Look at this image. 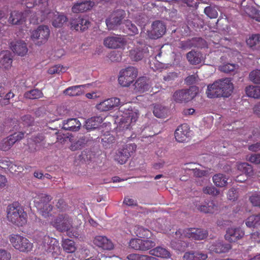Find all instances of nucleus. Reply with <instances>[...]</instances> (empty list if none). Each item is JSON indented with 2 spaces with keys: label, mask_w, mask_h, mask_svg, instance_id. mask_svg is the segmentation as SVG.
<instances>
[{
  "label": "nucleus",
  "mask_w": 260,
  "mask_h": 260,
  "mask_svg": "<svg viewBox=\"0 0 260 260\" xmlns=\"http://www.w3.org/2000/svg\"><path fill=\"white\" fill-rule=\"evenodd\" d=\"M7 219L13 224L23 226L27 221V214L17 202L9 204L6 209Z\"/></svg>",
  "instance_id": "1"
},
{
  "label": "nucleus",
  "mask_w": 260,
  "mask_h": 260,
  "mask_svg": "<svg viewBox=\"0 0 260 260\" xmlns=\"http://www.w3.org/2000/svg\"><path fill=\"white\" fill-rule=\"evenodd\" d=\"M52 225L57 231L63 232L67 231L68 235L72 237H78V233L74 231L73 233L70 231L72 228V220L67 214H59L53 221L51 222Z\"/></svg>",
  "instance_id": "2"
},
{
  "label": "nucleus",
  "mask_w": 260,
  "mask_h": 260,
  "mask_svg": "<svg viewBox=\"0 0 260 260\" xmlns=\"http://www.w3.org/2000/svg\"><path fill=\"white\" fill-rule=\"evenodd\" d=\"M52 199V198L50 195L41 193L38 196L34 201L35 206L45 218L52 215L53 206L49 204Z\"/></svg>",
  "instance_id": "3"
},
{
  "label": "nucleus",
  "mask_w": 260,
  "mask_h": 260,
  "mask_svg": "<svg viewBox=\"0 0 260 260\" xmlns=\"http://www.w3.org/2000/svg\"><path fill=\"white\" fill-rule=\"evenodd\" d=\"M9 240L16 250L22 252H28L33 248V244L25 237L20 234H11L9 237Z\"/></svg>",
  "instance_id": "4"
},
{
  "label": "nucleus",
  "mask_w": 260,
  "mask_h": 260,
  "mask_svg": "<svg viewBox=\"0 0 260 260\" xmlns=\"http://www.w3.org/2000/svg\"><path fill=\"white\" fill-rule=\"evenodd\" d=\"M138 76V70L134 67H128L119 72L118 82L122 87H128Z\"/></svg>",
  "instance_id": "5"
},
{
  "label": "nucleus",
  "mask_w": 260,
  "mask_h": 260,
  "mask_svg": "<svg viewBox=\"0 0 260 260\" xmlns=\"http://www.w3.org/2000/svg\"><path fill=\"white\" fill-rule=\"evenodd\" d=\"M50 36V29L47 25H41L31 32L30 38L35 44L41 46L45 44Z\"/></svg>",
  "instance_id": "6"
},
{
  "label": "nucleus",
  "mask_w": 260,
  "mask_h": 260,
  "mask_svg": "<svg viewBox=\"0 0 260 260\" xmlns=\"http://www.w3.org/2000/svg\"><path fill=\"white\" fill-rule=\"evenodd\" d=\"M177 235L179 234L181 237L187 238L191 240H202L206 239L208 236L207 230L201 228H186L183 231L179 230L176 232Z\"/></svg>",
  "instance_id": "7"
},
{
  "label": "nucleus",
  "mask_w": 260,
  "mask_h": 260,
  "mask_svg": "<svg viewBox=\"0 0 260 260\" xmlns=\"http://www.w3.org/2000/svg\"><path fill=\"white\" fill-rule=\"evenodd\" d=\"M198 91V88L194 86L187 89L177 90L173 94V99L177 103H187L196 96Z\"/></svg>",
  "instance_id": "8"
},
{
  "label": "nucleus",
  "mask_w": 260,
  "mask_h": 260,
  "mask_svg": "<svg viewBox=\"0 0 260 260\" xmlns=\"http://www.w3.org/2000/svg\"><path fill=\"white\" fill-rule=\"evenodd\" d=\"M155 245V241L152 238L145 239L134 238L131 239L129 242V246L131 248L140 251L150 250Z\"/></svg>",
  "instance_id": "9"
},
{
  "label": "nucleus",
  "mask_w": 260,
  "mask_h": 260,
  "mask_svg": "<svg viewBox=\"0 0 260 260\" xmlns=\"http://www.w3.org/2000/svg\"><path fill=\"white\" fill-rule=\"evenodd\" d=\"M136 149L137 145L134 143L125 144L118 150L115 156V159L120 164H124L135 152Z\"/></svg>",
  "instance_id": "10"
},
{
  "label": "nucleus",
  "mask_w": 260,
  "mask_h": 260,
  "mask_svg": "<svg viewBox=\"0 0 260 260\" xmlns=\"http://www.w3.org/2000/svg\"><path fill=\"white\" fill-rule=\"evenodd\" d=\"M126 16L125 12L121 9L113 11L106 19V23L109 30L116 29Z\"/></svg>",
  "instance_id": "11"
},
{
  "label": "nucleus",
  "mask_w": 260,
  "mask_h": 260,
  "mask_svg": "<svg viewBox=\"0 0 260 260\" xmlns=\"http://www.w3.org/2000/svg\"><path fill=\"white\" fill-rule=\"evenodd\" d=\"M42 246L45 251L52 254L57 253L60 251L58 241L55 238L50 237L48 235L44 236Z\"/></svg>",
  "instance_id": "12"
},
{
  "label": "nucleus",
  "mask_w": 260,
  "mask_h": 260,
  "mask_svg": "<svg viewBox=\"0 0 260 260\" xmlns=\"http://www.w3.org/2000/svg\"><path fill=\"white\" fill-rule=\"evenodd\" d=\"M166 31L165 24L162 21L157 20L152 23L151 29L148 32V36L151 39H157L161 37Z\"/></svg>",
  "instance_id": "13"
},
{
  "label": "nucleus",
  "mask_w": 260,
  "mask_h": 260,
  "mask_svg": "<svg viewBox=\"0 0 260 260\" xmlns=\"http://www.w3.org/2000/svg\"><path fill=\"white\" fill-rule=\"evenodd\" d=\"M222 97L229 98L233 93L234 85L232 80L229 78H222L217 80Z\"/></svg>",
  "instance_id": "14"
},
{
  "label": "nucleus",
  "mask_w": 260,
  "mask_h": 260,
  "mask_svg": "<svg viewBox=\"0 0 260 260\" xmlns=\"http://www.w3.org/2000/svg\"><path fill=\"white\" fill-rule=\"evenodd\" d=\"M24 133L23 132L15 133L11 135L2 141L0 146L1 149L3 151L8 150L16 142L21 140L24 138Z\"/></svg>",
  "instance_id": "15"
},
{
  "label": "nucleus",
  "mask_w": 260,
  "mask_h": 260,
  "mask_svg": "<svg viewBox=\"0 0 260 260\" xmlns=\"http://www.w3.org/2000/svg\"><path fill=\"white\" fill-rule=\"evenodd\" d=\"M90 24V22L88 19L82 16L72 18L70 21L71 28L77 31H84L88 28Z\"/></svg>",
  "instance_id": "16"
},
{
  "label": "nucleus",
  "mask_w": 260,
  "mask_h": 260,
  "mask_svg": "<svg viewBox=\"0 0 260 260\" xmlns=\"http://www.w3.org/2000/svg\"><path fill=\"white\" fill-rule=\"evenodd\" d=\"M93 243L95 246L105 250H111L114 248V244L111 240L105 236H95Z\"/></svg>",
  "instance_id": "17"
},
{
  "label": "nucleus",
  "mask_w": 260,
  "mask_h": 260,
  "mask_svg": "<svg viewBox=\"0 0 260 260\" xmlns=\"http://www.w3.org/2000/svg\"><path fill=\"white\" fill-rule=\"evenodd\" d=\"M120 105V99L117 98H112L107 99L96 105V109L101 111H108L114 107Z\"/></svg>",
  "instance_id": "18"
},
{
  "label": "nucleus",
  "mask_w": 260,
  "mask_h": 260,
  "mask_svg": "<svg viewBox=\"0 0 260 260\" xmlns=\"http://www.w3.org/2000/svg\"><path fill=\"white\" fill-rule=\"evenodd\" d=\"M125 43L124 38L118 35L107 37L104 41V45L109 48H120L123 46Z\"/></svg>",
  "instance_id": "19"
},
{
  "label": "nucleus",
  "mask_w": 260,
  "mask_h": 260,
  "mask_svg": "<svg viewBox=\"0 0 260 260\" xmlns=\"http://www.w3.org/2000/svg\"><path fill=\"white\" fill-rule=\"evenodd\" d=\"M189 127L186 123L179 125L175 132V137L177 141L184 142L189 136Z\"/></svg>",
  "instance_id": "20"
},
{
  "label": "nucleus",
  "mask_w": 260,
  "mask_h": 260,
  "mask_svg": "<svg viewBox=\"0 0 260 260\" xmlns=\"http://www.w3.org/2000/svg\"><path fill=\"white\" fill-rule=\"evenodd\" d=\"M48 0H34L33 3H26V6L27 8H31L35 5H41V13L43 17L40 19V21H43L46 19V15H50L51 14V12L48 9Z\"/></svg>",
  "instance_id": "21"
},
{
  "label": "nucleus",
  "mask_w": 260,
  "mask_h": 260,
  "mask_svg": "<svg viewBox=\"0 0 260 260\" xmlns=\"http://www.w3.org/2000/svg\"><path fill=\"white\" fill-rule=\"evenodd\" d=\"M244 235L240 228H229L226 232L225 238L230 242H235L241 239Z\"/></svg>",
  "instance_id": "22"
},
{
  "label": "nucleus",
  "mask_w": 260,
  "mask_h": 260,
  "mask_svg": "<svg viewBox=\"0 0 260 260\" xmlns=\"http://www.w3.org/2000/svg\"><path fill=\"white\" fill-rule=\"evenodd\" d=\"M94 3L89 1L79 0L72 8L74 13H82L90 10L93 6Z\"/></svg>",
  "instance_id": "23"
},
{
  "label": "nucleus",
  "mask_w": 260,
  "mask_h": 260,
  "mask_svg": "<svg viewBox=\"0 0 260 260\" xmlns=\"http://www.w3.org/2000/svg\"><path fill=\"white\" fill-rule=\"evenodd\" d=\"M231 248L230 244L224 243L220 241H216L209 246V249L211 251L217 253L228 252Z\"/></svg>",
  "instance_id": "24"
},
{
  "label": "nucleus",
  "mask_w": 260,
  "mask_h": 260,
  "mask_svg": "<svg viewBox=\"0 0 260 260\" xmlns=\"http://www.w3.org/2000/svg\"><path fill=\"white\" fill-rule=\"evenodd\" d=\"M197 209L202 212L210 214L214 213L218 210V206L214 201L205 202L198 206Z\"/></svg>",
  "instance_id": "25"
},
{
  "label": "nucleus",
  "mask_w": 260,
  "mask_h": 260,
  "mask_svg": "<svg viewBox=\"0 0 260 260\" xmlns=\"http://www.w3.org/2000/svg\"><path fill=\"white\" fill-rule=\"evenodd\" d=\"M247 46L253 51H260V34H253L246 39Z\"/></svg>",
  "instance_id": "26"
},
{
  "label": "nucleus",
  "mask_w": 260,
  "mask_h": 260,
  "mask_svg": "<svg viewBox=\"0 0 260 260\" xmlns=\"http://www.w3.org/2000/svg\"><path fill=\"white\" fill-rule=\"evenodd\" d=\"M12 50L19 56L25 55L28 51L26 44L22 41H17L11 43Z\"/></svg>",
  "instance_id": "27"
},
{
  "label": "nucleus",
  "mask_w": 260,
  "mask_h": 260,
  "mask_svg": "<svg viewBox=\"0 0 260 260\" xmlns=\"http://www.w3.org/2000/svg\"><path fill=\"white\" fill-rule=\"evenodd\" d=\"M206 93L207 97L211 99L222 97L217 80L208 86Z\"/></svg>",
  "instance_id": "28"
},
{
  "label": "nucleus",
  "mask_w": 260,
  "mask_h": 260,
  "mask_svg": "<svg viewBox=\"0 0 260 260\" xmlns=\"http://www.w3.org/2000/svg\"><path fill=\"white\" fill-rule=\"evenodd\" d=\"M12 63L11 53L8 51H2L0 53V68L5 69L10 68Z\"/></svg>",
  "instance_id": "29"
},
{
  "label": "nucleus",
  "mask_w": 260,
  "mask_h": 260,
  "mask_svg": "<svg viewBox=\"0 0 260 260\" xmlns=\"http://www.w3.org/2000/svg\"><path fill=\"white\" fill-rule=\"evenodd\" d=\"M81 124L77 118H70L63 122V127L66 130L76 132L79 129Z\"/></svg>",
  "instance_id": "30"
},
{
  "label": "nucleus",
  "mask_w": 260,
  "mask_h": 260,
  "mask_svg": "<svg viewBox=\"0 0 260 260\" xmlns=\"http://www.w3.org/2000/svg\"><path fill=\"white\" fill-rule=\"evenodd\" d=\"M52 15H53L52 24L55 27H61L63 24L67 21L68 19L66 16L58 12H56L54 13H51V14L50 15H46L47 17L46 18L51 17Z\"/></svg>",
  "instance_id": "31"
},
{
  "label": "nucleus",
  "mask_w": 260,
  "mask_h": 260,
  "mask_svg": "<svg viewBox=\"0 0 260 260\" xmlns=\"http://www.w3.org/2000/svg\"><path fill=\"white\" fill-rule=\"evenodd\" d=\"M182 3L186 4L187 6L189 7L192 8L191 12L192 14L190 15H188L187 16V20L188 21V23L190 24L189 22H192V20H195L197 18H198V15H197L196 9L198 6V0H181Z\"/></svg>",
  "instance_id": "32"
},
{
  "label": "nucleus",
  "mask_w": 260,
  "mask_h": 260,
  "mask_svg": "<svg viewBox=\"0 0 260 260\" xmlns=\"http://www.w3.org/2000/svg\"><path fill=\"white\" fill-rule=\"evenodd\" d=\"M8 21L10 23L12 24H21L25 21L24 14L22 12L13 11L10 14Z\"/></svg>",
  "instance_id": "33"
},
{
  "label": "nucleus",
  "mask_w": 260,
  "mask_h": 260,
  "mask_svg": "<svg viewBox=\"0 0 260 260\" xmlns=\"http://www.w3.org/2000/svg\"><path fill=\"white\" fill-rule=\"evenodd\" d=\"M213 43L215 45V48H220V50L223 52H230L231 49L226 47H224L223 45L226 44L224 42H230V41L226 38H220L218 34H216L212 40Z\"/></svg>",
  "instance_id": "34"
},
{
  "label": "nucleus",
  "mask_w": 260,
  "mask_h": 260,
  "mask_svg": "<svg viewBox=\"0 0 260 260\" xmlns=\"http://www.w3.org/2000/svg\"><path fill=\"white\" fill-rule=\"evenodd\" d=\"M70 141L71 142L70 149L73 151L82 149L87 143V140L84 136L78 138L75 140L70 138Z\"/></svg>",
  "instance_id": "35"
},
{
  "label": "nucleus",
  "mask_w": 260,
  "mask_h": 260,
  "mask_svg": "<svg viewBox=\"0 0 260 260\" xmlns=\"http://www.w3.org/2000/svg\"><path fill=\"white\" fill-rule=\"evenodd\" d=\"M245 91L247 96L255 99H260V86L250 85L245 87Z\"/></svg>",
  "instance_id": "36"
},
{
  "label": "nucleus",
  "mask_w": 260,
  "mask_h": 260,
  "mask_svg": "<svg viewBox=\"0 0 260 260\" xmlns=\"http://www.w3.org/2000/svg\"><path fill=\"white\" fill-rule=\"evenodd\" d=\"M149 254L156 257L164 258L170 257V253L166 248L160 246H157L149 250Z\"/></svg>",
  "instance_id": "37"
},
{
  "label": "nucleus",
  "mask_w": 260,
  "mask_h": 260,
  "mask_svg": "<svg viewBox=\"0 0 260 260\" xmlns=\"http://www.w3.org/2000/svg\"><path fill=\"white\" fill-rule=\"evenodd\" d=\"M146 53L144 49L139 47L131 50L129 51V56L133 60L138 61L142 59Z\"/></svg>",
  "instance_id": "38"
},
{
  "label": "nucleus",
  "mask_w": 260,
  "mask_h": 260,
  "mask_svg": "<svg viewBox=\"0 0 260 260\" xmlns=\"http://www.w3.org/2000/svg\"><path fill=\"white\" fill-rule=\"evenodd\" d=\"M202 54L200 52L191 50L186 54V58L191 64H198L201 62Z\"/></svg>",
  "instance_id": "39"
},
{
  "label": "nucleus",
  "mask_w": 260,
  "mask_h": 260,
  "mask_svg": "<svg viewBox=\"0 0 260 260\" xmlns=\"http://www.w3.org/2000/svg\"><path fill=\"white\" fill-rule=\"evenodd\" d=\"M135 90L139 92H144L148 89L149 85L144 77L138 78L134 84Z\"/></svg>",
  "instance_id": "40"
},
{
  "label": "nucleus",
  "mask_w": 260,
  "mask_h": 260,
  "mask_svg": "<svg viewBox=\"0 0 260 260\" xmlns=\"http://www.w3.org/2000/svg\"><path fill=\"white\" fill-rule=\"evenodd\" d=\"M84 86L81 85L70 86L63 91V93L71 96H79L83 94V91L82 90L81 87Z\"/></svg>",
  "instance_id": "41"
},
{
  "label": "nucleus",
  "mask_w": 260,
  "mask_h": 260,
  "mask_svg": "<svg viewBox=\"0 0 260 260\" xmlns=\"http://www.w3.org/2000/svg\"><path fill=\"white\" fill-rule=\"evenodd\" d=\"M102 122L101 117H92L86 121L85 126L87 129H95L100 126Z\"/></svg>",
  "instance_id": "42"
},
{
  "label": "nucleus",
  "mask_w": 260,
  "mask_h": 260,
  "mask_svg": "<svg viewBox=\"0 0 260 260\" xmlns=\"http://www.w3.org/2000/svg\"><path fill=\"white\" fill-rule=\"evenodd\" d=\"M135 234L139 239L151 238L152 235V233L147 229L142 226H138L135 229Z\"/></svg>",
  "instance_id": "43"
},
{
  "label": "nucleus",
  "mask_w": 260,
  "mask_h": 260,
  "mask_svg": "<svg viewBox=\"0 0 260 260\" xmlns=\"http://www.w3.org/2000/svg\"><path fill=\"white\" fill-rule=\"evenodd\" d=\"M213 181L215 185L218 187H224L228 184V179L222 174H217L213 177Z\"/></svg>",
  "instance_id": "44"
},
{
  "label": "nucleus",
  "mask_w": 260,
  "mask_h": 260,
  "mask_svg": "<svg viewBox=\"0 0 260 260\" xmlns=\"http://www.w3.org/2000/svg\"><path fill=\"white\" fill-rule=\"evenodd\" d=\"M246 224L249 228H260V214L253 215L248 217Z\"/></svg>",
  "instance_id": "45"
},
{
  "label": "nucleus",
  "mask_w": 260,
  "mask_h": 260,
  "mask_svg": "<svg viewBox=\"0 0 260 260\" xmlns=\"http://www.w3.org/2000/svg\"><path fill=\"white\" fill-rule=\"evenodd\" d=\"M115 137L111 134L108 133L103 136L101 143L105 148H110L115 142Z\"/></svg>",
  "instance_id": "46"
},
{
  "label": "nucleus",
  "mask_w": 260,
  "mask_h": 260,
  "mask_svg": "<svg viewBox=\"0 0 260 260\" xmlns=\"http://www.w3.org/2000/svg\"><path fill=\"white\" fill-rule=\"evenodd\" d=\"M43 96V92L38 89H34L26 91L24 94V97L28 99H38Z\"/></svg>",
  "instance_id": "47"
},
{
  "label": "nucleus",
  "mask_w": 260,
  "mask_h": 260,
  "mask_svg": "<svg viewBox=\"0 0 260 260\" xmlns=\"http://www.w3.org/2000/svg\"><path fill=\"white\" fill-rule=\"evenodd\" d=\"M245 12L250 18L260 22V11L253 7H248L245 10Z\"/></svg>",
  "instance_id": "48"
},
{
  "label": "nucleus",
  "mask_w": 260,
  "mask_h": 260,
  "mask_svg": "<svg viewBox=\"0 0 260 260\" xmlns=\"http://www.w3.org/2000/svg\"><path fill=\"white\" fill-rule=\"evenodd\" d=\"M62 246L64 250L68 253H73L76 250L75 242L70 239L64 240Z\"/></svg>",
  "instance_id": "49"
},
{
  "label": "nucleus",
  "mask_w": 260,
  "mask_h": 260,
  "mask_svg": "<svg viewBox=\"0 0 260 260\" xmlns=\"http://www.w3.org/2000/svg\"><path fill=\"white\" fill-rule=\"evenodd\" d=\"M128 260H158L156 258L147 255L132 253L127 255Z\"/></svg>",
  "instance_id": "50"
},
{
  "label": "nucleus",
  "mask_w": 260,
  "mask_h": 260,
  "mask_svg": "<svg viewBox=\"0 0 260 260\" xmlns=\"http://www.w3.org/2000/svg\"><path fill=\"white\" fill-rule=\"evenodd\" d=\"M237 169L239 171L246 175H250L253 172L252 167L247 162L239 163L237 165Z\"/></svg>",
  "instance_id": "51"
},
{
  "label": "nucleus",
  "mask_w": 260,
  "mask_h": 260,
  "mask_svg": "<svg viewBox=\"0 0 260 260\" xmlns=\"http://www.w3.org/2000/svg\"><path fill=\"white\" fill-rule=\"evenodd\" d=\"M167 109L160 105L154 106L153 111L154 116L158 118L165 117L167 114Z\"/></svg>",
  "instance_id": "52"
},
{
  "label": "nucleus",
  "mask_w": 260,
  "mask_h": 260,
  "mask_svg": "<svg viewBox=\"0 0 260 260\" xmlns=\"http://www.w3.org/2000/svg\"><path fill=\"white\" fill-rule=\"evenodd\" d=\"M249 80L255 84H260V70L255 69L249 74Z\"/></svg>",
  "instance_id": "53"
},
{
  "label": "nucleus",
  "mask_w": 260,
  "mask_h": 260,
  "mask_svg": "<svg viewBox=\"0 0 260 260\" xmlns=\"http://www.w3.org/2000/svg\"><path fill=\"white\" fill-rule=\"evenodd\" d=\"M249 201L254 207H260V193L255 192L249 196Z\"/></svg>",
  "instance_id": "54"
},
{
  "label": "nucleus",
  "mask_w": 260,
  "mask_h": 260,
  "mask_svg": "<svg viewBox=\"0 0 260 260\" xmlns=\"http://www.w3.org/2000/svg\"><path fill=\"white\" fill-rule=\"evenodd\" d=\"M205 14L210 18H216L218 16V12L215 7L211 6L206 7L204 9Z\"/></svg>",
  "instance_id": "55"
},
{
  "label": "nucleus",
  "mask_w": 260,
  "mask_h": 260,
  "mask_svg": "<svg viewBox=\"0 0 260 260\" xmlns=\"http://www.w3.org/2000/svg\"><path fill=\"white\" fill-rule=\"evenodd\" d=\"M125 26L128 29L127 32L129 35L134 36L138 33L137 27L134 24L132 23L130 20H126Z\"/></svg>",
  "instance_id": "56"
},
{
  "label": "nucleus",
  "mask_w": 260,
  "mask_h": 260,
  "mask_svg": "<svg viewBox=\"0 0 260 260\" xmlns=\"http://www.w3.org/2000/svg\"><path fill=\"white\" fill-rule=\"evenodd\" d=\"M236 69V64L234 63H228L219 67V70L222 72L229 73L233 72Z\"/></svg>",
  "instance_id": "57"
},
{
  "label": "nucleus",
  "mask_w": 260,
  "mask_h": 260,
  "mask_svg": "<svg viewBox=\"0 0 260 260\" xmlns=\"http://www.w3.org/2000/svg\"><path fill=\"white\" fill-rule=\"evenodd\" d=\"M66 71V68L60 64H57L50 68L48 70V73L49 74H59L60 73L64 72Z\"/></svg>",
  "instance_id": "58"
},
{
  "label": "nucleus",
  "mask_w": 260,
  "mask_h": 260,
  "mask_svg": "<svg viewBox=\"0 0 260 260\" xmlns=\"http://www.w3.org/2000/svg\"><path fill=\"white\" fill-rule=\"evenodd\" d=\"M203 192L205 194L215 196L219 193V191L213 186H208L203 188Z\"/></svg>",
  "instance_id": "59"
},
{
  "label": "nucleus",
  "mask_w": 260,
  "mask_h": 260,
  "mask_svg": "<svg viewBox=\"0 0 260 260\" xmlns=\"http://www.w3.org/2000/svg\"><path fill=\"white\" fill-rule=\"evenodd\" d=\"M191 40L193 46L195 47L203 48L206 45L205 40L201 38H194Z\"/></svg>",
  "instance_id": "60"
},
{
  "label": "nucleus",
  "mask_w": 260,
  "mask_h": 260,
  "mask_svg": "<svg viewBox=\"0 0 260 260\" xmlns=\"http://www.w3.org/2000/svg\"><path fill=\"white\" fill-rule=\"evenodd\" d=\"M127 117L131 119V122H135L139 116L138 112L133 111L132 107H128V112H126Z\"/></svg>",
  "instance_id": "61"
},
{
  "label": "nucleus",
  "mask_w": 260,
  "mask_h": 260,
  "mask_svg": "<svg viewBox=\"0 0 260 260\" xmlns=\"http://www.w3.org/2000/svg\"><path fill=\"white\" fill-rule=\"evenodd\" d=\"M21 120L24 126L31 125L34 121V118L30 115H26L22 116Z\"/></svg>",
  "instance_id": "62"
},
{
  "label": "nucleus",
  "mask_w": 260,
  "mask_h": 260,
  "mask_svg": "<svg viewBox=\"0 0 260 260\" xmlns=\"http://www.w3.org/2000/svg\"><path fill=\"white\" fill-rule=\"evenodd\" d=\"M12 161L8 158L0 159V168L5 170H9Z\"/></svg>",
  "instance_id": "63"
},
{
  "label": "nucleus",
  "mask_w": 260,
  "mask_h": 260,
  "mask_svg": "<svg viewBox=\"0 0 260 260\" xmlns=\"http://www.w3.org/2000/svg\"><path fill=\"white\" fill-rule=\"evenodd\" d=\"M238 197V191L236 189L234 188L230 189L227 193V197L230 200L235 201L237 199Z\"/></svg>",
  "instance_id": "64"
}]
</instances>
